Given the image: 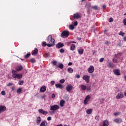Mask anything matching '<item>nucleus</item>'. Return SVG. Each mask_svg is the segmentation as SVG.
Wrapping results in <instances>:
<instances>
[{
	"instance_id": "aec40b11",
	"label": "nucleus",
	"mask_w": 126,
	"mask_h": 126,
	"mask_svg": "<svg viewBox=\"0 0 126 126\" xmlns=\"http://www.w3.org/2000/svg\"><path fill=\"white\" fill-rule=\"evenodd\" d=\"M38 52V49L35 48L34 50L32 51V56H36Z\"/></svg>"
},
{
	"instance_id": "6e6552de",
	"label": "nucleus",
	"mask_w": 126,
	"mask_h": 126,
	"mask_svg": "<svg viewBox=\"0 0 126 126\" xmlns=\"http://www.w3.org/2000/svg\"><path fill=\"white\" fill-rule=\"evenodd\" d=\"M73 18L74 19H79V18H81V15L79 13H76L73 14Z\"/></svg>"
},
{
	"instance_id": "9d476101",
	"label": "nucleus",
	"mask_w": 126,
	"mask_h": 126,
	"mask_svg": "<svg viewBox=\"0 0 126 126\" xmlns=\"http://www.w3.org/2000/svg\"><path fill=\"white\" fill-rule=\"evenodd\" d=\"M113 73H114V74H115V75H120L121 74V72L120 71V69H115L113 70Z\"/></svg>"
},
{
	"instance_id": "0e129e2a",
	"label": "nucleus",
	"mask_w": 126,
	"mask_h": 126,
	"mask_svg": "<svg viewBox=\"0 0 126 126\" xmlns=\"http://www.w3.org/2000/svg\"><path fill=\"white\" fill-rule=\"evenodd\" d=\"M12 91H14V90H15V88L14 87H13L12 88Z\"/></svg>"
},
{
	"instance_id": "69168bd1",
	"label": "nucleus",
	"mask_w": 126,
	"mask_h": 126,
	"mask_svg": "<svg viewBox=\"0 0 126 126\" xmlns=\"http://www.w3.org/2000/svg\"><path fill=\"white\" fill-rule=\"evenodd\" d=\"M77 40H78L79 41H80L81 40V38L80 37H77Z\"/></svg>"
},
{
	"instance_id": "b1692460",
	"label": "nucleus",
	"mask_w": 126,
	"mask_h": 126,
	"mask_svg": "<svg viewBox=\"0 0 126 126\" xmlns=\"http://www.w3.org/2000/svg\"><path fill=\"white\" fill-rule=\"evenodd\" d=\"M65 103V101L62 100L60 101V105L61 107H63V105Z\"/></svg>"
},
{
	"instance_id": "1a4fd4ad",
	"label": "nucleus",
	"mask_w": 126,
	"mask_h": 126,
	"mask_svg": "<svg viewBox=\"0 0 126 126\" xmlns=\"http://www.w3.org/2000/svg\"><path fill=\"white\" fill-rule=\"evenodd\" d=\"M122 98H124V94L123 93L120 92L118 93V95L116 96V99L120 100V99H122Z\"/></svg>"
},
{
	"instance_id": "c03bdc74",
	"label": "nucleus",
	"mask_w": 126,
	"mask_h": 126,
	"mask_svg": "<svg viewBox=\"0 0 126 126\" xmlns=\"http://www.w3.org/2000/svg\"><path fill=\"white\" fill-rule=\"evenodd\" d=\"M99 62L100 63H103L104 62V58H100L99 60Z\"/></svg>"
},
{
	"instance_id": "79ce46f5",
	"label": "nucleus",
	"mask_w": 126,
	"mask_h": 126,
	"mask_svg": "<svg viewBox=\"0 0 126 126\" xmlns=\"http://www.w3.org/2000/svg\"><path fill=\"white\" fill-rule=\"evenodd\" d=\"M42 46H43V47H46V46H48V44H47V43H46V42H43L42 43Z\"/></svg>"
},
{
	"instance_id": "5701e85b",
	"label": "nucleus",
	"mask_w": 126,
	"mask_h": 126,
	"mask_svg": "<svg viewBox=\"0 0 126 126\" xmlns=\"http://www.w3.org/2000/svg\"><path fill=\"white\" fill-rule=\"evenodd\" d=\"M42 122V119L40 117H38L36 119V123L40 124Z\"/></svg>"
},
{
	"instance_id": "7ed1b4c3",
	"label": "nucleus",
	"mask_w": 126,
	"mask_h": 126,
	"mask_svg": "<svg viewBox=\"0 0 126 126\" xmlns=\"http://www.w3.org/2000/svg\"><path fill=\"white\" fill-rule=\"evenodd\" d=\"M69 36V32L63 31L61 33V37L62 38H67Z\"/></svg>"
},
{
	"instance_id": "4be33fe9",
	"label": "nucleus",
	"mask_w": 126,
	"mask_h": 126,
	"mask_svg": "<svg viewBox=\"0 0 126 126\" xmlns=\"http://www.w3.org/2000/svg\"><path fill=\"white\" fill-rule=\"evenodd\" d=\"M48 126V122L47 121H43L40 124V126Z\"/></svg>"
},
{
	"instance_id": "4c0bfd02",
	"label": "nucleus",
	"mask_w": 126,
	"mask_h": 126,
	"mask_svg": "<svg viewBox=\"0 0 126 126\" xmlns=\"http://www.w3.org/2000/svg\"><path fill=\"white\" fill-rule=\"evenodd\" d=\"M19 85H23V83H24V81H20L18 82Z\"/></svg>"
},
{
	"instance_id": "7c9ffc66",
	"label": "nucleus",
	"mask_w": 126,
	"mask_h": 126,
	"mask_svg": "<svg viewBox=\"0 0 126 126\" xmlns=\"http://www.w3.org/2000/svg\"><path fill=\"white\" fill-rule=\"evenodd\" d=\"M22 92V89L21 88H19L17 90V93L18 94L21 93Z\"/></svg>"
},
{
	"instance_id": "de8ad7c7",
	"label": "nucleus",
	"mask_w": 126,
	"mask_h": 126,
	"mask_svg": "<svg viewBox=\"0 0 126 126\" xmlns=\"http://www.w3.org/2000/svg\"><path fill=\"white\" fill-rule=\"evenodd\" d=\"M1 95H3L4 96V95H5V92L4 91H2L1 92Z\"/></svg>"
},
{
	"instance_id": "13d9d810",
	"label": "nucleus",
	"mask_w": 126,
	"mask_h": 126,
	"mask_svg": "<svg viewBox=\"0 0 126 126\" xmlns=\"http://www.w3.org/2000/svg\"><path fill=\"white\" fill-rule=\"evenodd\" d=\"M74 43V44H76V42L75 41H70L69 42V44H70V43Z\"/></svg>"
},
{
	"instance_id": "39448f33",
	"label": "nucleus",
	"mask_w": 126,
	"mask_h": 126,
	"mask_svg": "<svg viewBox=\"0 0 126 126\" xmlns=\"http://www.w3.org/2000/svg\"><path fill=\"white\" fill-rule=\"evenodd\" d=\"M83 80H85L86 83H89L90 81V76L88 75H84L83 76Z\"/></svg>"
},
{
	"instance_id": "6e6d98bb",
	"label": "nucleus",
	"mask_w": 126,
	"mask_h": 126,
	"mask_svg": "<svg viewBox=\"0 0 126 126\" xmlns=\"http://www.w3.org/2000/svg\"><path fill=\"white\" fill-rule=\"evenodd\" d=\"M47 120H48V121H51V120H52V117H48L47 118Z\"/></svg>"
},
{
	"instance_id": "c756f323",
	"label": "nucleus",
	"mask_w": 126,
	"mask_h": 126,
	"mask_svg": "<svg viewBox=\"0 0 126 126\" xmlns=\"http://www.w3.org/2000/svg\"><path fill=\"white\" fill-rule=\"evenodd\" d=\"M31 56V53L30 52H29L27 55L25 56V59H28L29 57Z\"/></svg>"
},
{
	"instance_id": "603ef678",
	"label": "nucleus",
	"mask_w": 126,
	"mask_h": 126,
	"mask_svg": "<svg viewBox=\"0 0 126 126\" xmlns=\"http://www.w3.org/2000/svg\"><path fill=\"white\" fill-rule=\"evenodd\" d=\"M51 85H55V81H52L51 82Z\"/></svg>"
},
{
	"instance_id": "423d86ee",
	"label": "nucleus",
	"mask_w": 126,
	"mask_h": 126,
	"mask_svg": "<svg viewBox=\"0 0 126 126\" xmlns=\"http://www.w3.org/2000/svg\"><path fill=\"white\" fill-rule=\"evenodd\" d=\"M95 68L93 65L90 66L89 68L88 69V72L89 73H93V72L94 71Z\"/></svg>"
},
{
	"instance_id": "f3484780",
	"label": "nucleus",
	"mask_w": 126,
	"mask_h": 126,
	"mask_svg": "<svg viewBox=\"0 0 126 126\" xmlns=\"http://www.w3.org/2000/svg\"><path fill=\"white\" fill-rule=\"evenodd\" d=\"M22 69H23V67L22 65H20L16 68L15 71H16V72L17 71H21Z\"/></svg>"
},
{
	"instance_id": "680f3d73",
	"label": "nucleus",
	"mask_w": 126,
	"mask_h": 126,
	"mask_svg": "<svg viewBox=\"0 0 126 126\" xmlns=\"http://www.w3.org/2000/svg\"><path fill=\"white\" fill-rule=\"evenodd\" d=\"M68 65H72V63L69 62L68 64Z\"/></svg>"
},
{
	"instance_id": "09e8293b",
	"label": "nucleus",
	"mask_w": 126,
	"mask_h": 126,
	"mask_svg": "<svg viewBox=\"0 0 126 126\" xmlns=\"http://www.w3.org/2000/svg\"><path fill=\"white\" fill-rule=\"evenodd\" d=\"M113 21H114V19H113V18H109V22H113Z\"/></svg>"
},
{
	"instance_id": "4d7b16f0",
	"label": "nucleus",
	"mask_w": 126,
	"mask_h": 126,
	"mask_svg": "<svg viewBox=\"0 0 126 126\" xmlns=\"http://www.w3.org/2000/svg\"><path fill=\"white\" fill-rule=\"evenodd\" d=\"M55 97H56V94H52V98H55Z\"/></svg>"
},
{
	"instance_id": "473e14b6",
	"label": "nucleus",
	"mask_w": 126,
	"mask_h": 126,
	"mask_svg": "<svg viewBox=\"0 0 126 126\" xmlns=\"http://www.w3.org/2000/svg\"><path fill=\"white\" fill-rule=\"evenodd\" d=\"M30 61L32 63H34L36 62V60H35V58H31Z\"/></svg>"
},
{
	"instance_id": "0eeeda50",
	"label": "nucleus",
	"mask_w": 126,
	"mask_h": 126,
	"mask_svg": "<svg viewBox=\"0 0 126 126\" xmlns=\"http://www.w3.org/2000/svg\"><path fill=\"white\" fill-rule=\"evenodd\" d=\"M89 100H90V95H88L86 96L84 100V105H87L88 103L89 102Z\"/></svg>"
},
{
	"instance_id": "bf43d9fd",
	"label": "nucleus",
	"mask_w": 126,
	"mask_h": 126,
	"mask_svg": "<svg viewBox=\"0 0 126 126\" xmlns=\"http://www.w3.org/2000/svg\"><path fill=\"white\" fill-rule=\"evenodd\" d=\"M76 78H80V75H77L76 76Z\"/></svg>"
},
{
	"instance_id": "e2e57ef3",
	"label": "nucleus",
	"mask_w": 126,
	"mask_h": 126,
	"mask_svg": "<svg viewBox=\"0 0 126 126\" xmlns=\"http://www.w3.org/2000/svg\"><path fill=\"white\" fill-rule=\"evenodd\" d=\"M102 8H103V9H106V5H103L102 6Z\"/></svg>"
},
{
	"instance_id": "052dcab7",
	"label": "nucleus",
	"mask_w": 126,
	"mask_h": 126,
	"mask_svg": "<svg viewBox=\"0 0 126 126\" xmlns=\"http://www.w3.org/2000/svg\"><path fill=\"white\" fill-rule=\"evenodd\" d=\"M91 76H92V77H95V74H91Z\"/></svg>"
},
{
	"instance_id": "774afa93",
	"label": "nucleus",
	"mask_w": 126,
	"mask_h": 126,
	"mask_svg": "<svg viewBox=\"0 0 126 126\" xmlns=\"http://www.w3.org/2000/svg\"><path fill=\"white\" fill-rule=\"evenodd\" d=\"M114 115L115 116H118L119 114L118 113H115Z\"/></svg>"
},
{
	"instance_id": "393cba45",
	"label": "nucleus",
	"mask_w": 126,
	"mask_h": 126,
	"mask_svg": "<svg viewBox=\"0 0 126 126\" xmlns=\"http://www.w3.org/2000/svg\"><path fill=\"white\" fill-rule=\"evenodd\" d=\"M93 111V109H88L86 111V113H87V115H90V114H91L92 113Z\"/></svg>"
},
{
	"instance_id": "3c124183",
	"label": "nucleus",
	"mask_w": 126,
	"mask_h": 126,
	"mask_svg": "<svg viewBox=\"0 0 126 126\" xmlns=\"http://www.w3.org/2000/svg\"><path fill=\"white\" fill-rule=\"evenodd\" d=\"M78 24V23L77 22V21L75 22L74 23V26H77Z\"/></svg>"
},
{
	"instance_id": "9b49d317",
	"label": "nucleus",
	"mask_w": 126,
	"mask_h": 126,
	"mask_svg": "<svg viewBox=\"0 0 126 126\" xmlns=\"http://www.w3.org/2000/svg\"><path fill=\"white\" fill-rule=\"evenodd\" d=\"M72 88H73L72 86L68 85L66 87V90L67 91V92H70L71 90H72Z\"/></svg>"
},
{
	"instance_id": "4468645a",
	"label": "nucleus",
	"mask_w": 126,
	"mask_h": 126,
	"mask_svg": "<svg viewBox=\"0 0 126 126\" xmlns=\"http://www.w3.org/2000/svg\"><path fill=\"white\" fill-rule=\"evenodd\" d=\"M38 112L40 114H42L43 115H45V116H46V115H47V114H48V111H45L43 109H39Z\"/></svg>"
},
{
	"instance_id": "f704fd0d",
	"label": "nucleus",
	"mask_w": 126,
	"mask_h": 126,
	"mask_svg": "<svg viewBox=\"0 0 126 126\" xmlns=\"http://www.w3.org/2000/svg\"><path fill=\"white\" fill-rule=\"evenodd\" d=\"M92 8L94 10H98V6L97 5L92 6Z\"/></svg>"
},
{
	"instance_id": "2eb2a0df",
	"label": "nucleus",
	"mask_w": 126,
	"mask_h": 126,
	"mask_svg": "<svg viewBox=\"0 0 126 126\" xmlns=\"http://www.w3.org/2000/svg\"><path fill=\"white\" fill-rule=\"evenodd\" d=\"M6 110V107H5L3 105H0V111H1V113H2V112H5Z\"/></svg>"
},
{
	"instance_id": "20e7f679",
	"label": "nucleus",
	"mask_w": 126,
	"mask_h": 126,
	"mask_svg": "<svg viewBox=\"0 0 126 126\" xmlns=\"http://www.w3.org/2000/svg\"><path fill=\"white\" fill-rule=\"evenodd\" d=\"M60 109V106L57 104L50 106V111H57Z\"/></svg>"
},
{
	"instance_id": "a211bd4d",
	"label": "nucleus",
	"mask_w": 126,
	"mask_h": 126,
	"mask_svg": "<svg viewBox=\"0 0 126 126\" xmlns=\"http://www.w3.org/2000/svg\"><path fill=\"white\" fill-rule=\"evenodd\" d=\"M101 126H109V121L107 120L103 121V125Z\"/></svg>"
},
{
	"instance_id": "bb28decb",
	"label": "nucleus",
	"mask_w": 126,
	"mask_h": 126,
	"mask_svg": "<svg viewBox=\"0 0 126 126\" xmlns=\"http://www.w3.org/2000/svg\"><path fill=\"white\" fill-rule=\"evenodd\" d=\"M67 71L69 73H72L73 72V69L71 67H68L67 69Z\"/></svg>"
},
{
	"instance_id": "864d4df0",
	"label": "nucleus",
	"mask_w": 126,
	"mask_h": 126,
	"mask_svg": "<svg viewBox=\"0 0 126 126\" xmlns=\"http://www.w3.org/2000/svg\"><path fill=\"white\" fill-rule=\"evenodd\" d=\"M53 64L54 65H57V62H56V61H54V62H53Z\"/></svg>"
},
{
	"instance_id": "e433bc0d",
	"label": "nucleus",
	"mask_w": 126,
	"mask_h": 126,
	"mask_svg": "<svg viewBox=\"0 0 126 126\" xmlns=\"http://www.w3.org/2000/svg\"><path fill=\"white\" fill-rule=\"evenodd\" d=\"M69 29H70L71 30H73V29H74V26H73V25H70L69 26Z\"/></svg>"
},
{
	"instance_id": "a19ab883",
	"label": "nucleus",
	"mask_w": 126,
	"mask_h": 126,
	"mask_svg": "<svg viewBox=\"0 0 126 126\" xmlns=\"http://www.w3.org/2000/svg\"><path fill=\"white\" fill-rule=\"evenodd\" d=\"M45 58H49L50 57V53H45Z\"/></svg>"
},
{
	"instance_id": "f257e3e1",
	"label": "nucleus",
	"mask_w": 126,
	"mask_h": 126,
	"mask_svg": "<svg viewBox=\"0 0 126 126\" xmlns=\"http://www.w3.org/2000/svg\"><path fill=\"white\" fill-rule=\"evenodd\" d=\"M47 41L48 43L47 47H53V46H55L56 44L55 38H53L52 35H50L48 36V37L47 38Z\"/></svg>"
},
{
	"instance_id": "f03ea898",
	"label": "nucleus",
	"mask_w": 126,
	"mask_h": 126,
	"mask_svg": "<svg viewBox=\"0 0 126 126\" xmlns=\"http://www.w3.org/2000/svg\"><path fill=\"white\" fill-rule=\"evenodd\" d=\"M16 71L14 70H13L12 71V77H13V78H17L18 79H20L21 78H22V74H16Z\"/></svg>"
},
{
	"instance_id": "5fc2aeb1",
	"label": "nucleus",
	"mask_w": 126,
	"mask_h": 126,
	"mask_svg": "<svg viewBox=\"0 0 126 126\" xmlns=\"http://www.w3.org/2000/svg\"><path fill=\"white\" fill-rule=\"evenodd\" d=\"M13 85L12 83H9L7 85V86H11Z\"/></svg>"
},
{
	"instance_id": "c85d7f7f",
	"label": "nucleus",
	"mask_w": 126,
	"mask_h": 126,
	"mask_svg": "<svg viewBox=\"0 0 126 126\" xmlns=\"http://www.w3.org/2000/svg\"><path fill=\"white\" fill-rule=\"evenodd\" d=\"M78 53L79 55H82L83 54V52H84V50L83 49H80L78 50Z\"/></svg>"
},
{
	"instance_id": "49530a36",
	"label": "nucleus",
	"mask_w": 126,
	"mask_h": 126,
	"mask_svg": "<svg viewBox=\"0 0 126 126\" xmlns=\"http://www.w3.org/2000/svg\"><path fill=\"white\" fill-rule=\"evenodd\" d=\"M60 53H61L62 54H63V53L64 52V49H60Z\"/></svg>"
},
{
	"instance_id": "37998d69",
	"label": "nucleus",
	"mask_w": 126,
	"mask_h": 126,
	"mask_svg": "<svg viewBox=\"0 0 126 126\" xmlns=\"http://www.w3.org/2000/svg\"><path fill=\"white\" fill-rule=\"evenodd\" d=\"M65 81V80L64 79H61L60 80V83H64Z\"/></svg>"
},
{
	"instance_id": "dca6fc26",
	"label": "nucleus",
	"mask_w": 126,
	"mask_h": 126,
	"mask_svg": "<svg viewBox=\"0 0 126 126\" xmlns=\"http://www.w3.org/2000/svg\"><path fill=\"white\" fill-rule=\"evenodd\" d=\"M47 90V87L46 86H43L41 87L40 89V92L44 93Z\"/></svg>"
},
{
	"instance_id": "2f4dec72",
	"label": "nucleus",
	"mask_w": 126,
	"mask_h": 126,
	"mask_svg": "<svg viewBox=\"0 0 126 126\" xmlns=\"http://www.w3.org/2000/svg\"><path fill=\"white\" fill-rule=\"evenodd\" d=\"M91 6V5L90 4H87V8L88 9V12H89L90 11V7Z\"/></svg>"
},
{
	"instance_id": "ddd939ff",
	"label": "nucleus",
	"mask_w": 126,
	"mask_h": 126,
	"mask_svg": "<svg viewBox=\"0 0 126 126\" xmlns=\"http://www.w3.org/2000/svg\"><path fill=\"white\" fill-rule=\"evenodd\" d=\"M114 122H115V123H116L117 124H120V123H122V122H123V119H122L121 118H117L114 120Z\"/></svg>"
},
{
	"instance_id": "cd10ccee",
	"label": "nucleus",
	"mask_w": 126,
	"mask_h": 126,
	"mask_svg": "<svg viewBox=\"0 0 126 126\" xmlns=\"http://www.w3.org/2000/svg\"><path fill=\"white\" fill-rule=\"evenodd\" d=\"M75 49V44H72L71 47H70V50L71 51H74V50Z\"/></svg>"
},
{
	"instance_id": "c9c22d12",
	"label": "nucleus",
	"mask_w": 126,
	"mask_h": 126,
	"mask_svg": "<svg viewBox=\"0 0 126 126\" xmlns=\"http://www.w3.org/2000/svg\"><path fill=\"white\" fill-rule=\"evenodd\" d=\"M86 88L89 92H90L91 91V87L90 86H87L86 87Z\"/></svg>"
},
{
	"instance_id": "72a5a7b5",
	"label": "nucleus",
	"mask_w": 126,
	"mask_h": 126,
	"mask_svg": "<svg viewBox=\"0 0 126 126\" xmlns=\"http://www.w3.org/2000/svg\"><path fill=\"white\" fill-rule=\"evenodd\" d=\"M81 88L82 89V90H85V89H86V86L84 85H82L81 86Z\"/></svg>"
},
{
	"instance_id": "a18cd8bd",
	"label": "nucleus",
	"mask_w": 126,
	"mask_h": 126,
	"mask_svg": "<svg viewBox=\"0 0 126 126\" xmlns=\"http://www.w3.org/2000/svg\"><path fill=\"white\" fill-rule=\"evenodd\" d=\"M113 63H117L118 62V60L116 59V58H114L113 59Z\"/></svg>"
},
{
	"instance_id": "8fccbe9b",
	"label": "nucleus",
	"mask_w": 126,
	"mask_h": 126,
	"mask_svg": "<svg viewBox=\"0 0 126 126\" xmlns=\"http://www.w3.org/2000/svg\"><path fill=\"white\" fill-rule=\"evenodd\" d=\"M123 23H124V25H126V18L124 19V20L123 21Z\"/></svg>"
},
{
	"instance_id": "f8f14e48",
	"label": "nucleus",
	"mask_w": 126,
	"mask_h": 126,
	"mask_svg": "<svg viewBox=\"0 0 126 126\" xmlns=\"http://www.w3.org/2000/svg\"><path fill=\"white\" fill-rule=\"evenodd\" d=\"M64 45L63 43H62V42H59L56 45V48L58 49H61V48H63Z\"/></svg>"
},
{
	"instance_id": "6ab92c4d",
	"label": "nucleus",
	"mask_w": 126,
	"mask_h": 126,
	"mask_svg": "<svg viewBox=\"0 0 126 126\" xmlns=\"http://www.w3.org/2000/svg\"><path fill=\"white\" fill-rule=\"evenodd\" d=\"M107 66H108V67L113 68V67H115V64L114 63H112L111 62H108L107 64Z\"/></svg>"
},
{
	"instance_id": "412c9836",
	"label": "nucleus",
	"mask_w": 126,
	"mask_h": 126,
	"mask_svg": "<svg viewBox=\"0 0 126 126\" xmlns=\"http://www.w3.org/2000/svg\"><path fill=\"white\" fill-rule=\"evenodd\" d=\"M55 86L57 88H60V89H62V88H63V86L61 84H56L55 85Z\"/></svg>"
},
{
	"instance_id": "58836bf2",
	"label": "nucleus",
	"mask_w": 126,
	"mask_h": 126,
	"mask_svg": "<svg viewBox=\"0 0 126 126\" xmlns=\"http://www.w3.org/2000/svg\"><path fill=\"white\" fill-rule=\"evenodd\" d=\"M119 35H120L122 37H124V35H125V33L121 31L119 32Z\"/></svg>"
},
{
	"instance_id": "338daca9",
	"label": "nucleus",
	"mask_w": 126,
	"mask_h": 126,
	"mask_svg": "<svg viewBox=\"0 0 126 126\" xmlns=\"http://www.w3.org/2000/svg\"><path fill=\"white\" fill-rule=\"evenodd\" d=\"M124 41L125 42H126V36H125V37H124Z\"/></svg>"
},
{
	"instance_id": "a878e982",
	"label": "nucleus",
	"mask_w": 126,
	"mask_h": 126,
	"mask_svg": "<svg viewBox=\"0 0 126 126\" xmlns=\"http://www.w3.org/2000/svg\"><path fill=\"white\" fill-rule=\"evenodd\" d=\"M57 67H59V68H61V69H63V64L62 63H60L58 66L57 65Z\"/></svg>"
},
{
	"instance_id": "ea45409f",
	"label": "nucleus",
	"mask_w": 126,
	"mask_h": 126,
	"mask_svg": "<svg viewBox=\"0 0 126 126\" xmlns=\"http://www.w3.org/2000/svg\"><path fill=\"white\" fill-rule=\"evenodd\" d=\"M95 119L96 121H99L100 120V116L99 115H97L95 116Z\"/></svg>"
}]
</instances>
